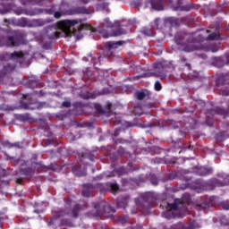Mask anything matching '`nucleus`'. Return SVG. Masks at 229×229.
Here are the masks:
<instances>
[{
  "label": "nucleus",
  "instance_id": "680f3d73",
  "mask_svg": "<svg viewBox=\"0 0 229 229\" xmlns=\"http://www.w3.org/2000/svg\"><path fill=\"white\" fill-rule=\"evenodd\" d=\"M81 38H83V35L82 34L77 35V40H81Z\"/></svg>",
  "mask_w": 229,
  "mask_h": 229
},
{
  "label": "nucleus",
  "instance_id": "603ef678",
  "mask_svg": "<svg viewBox=\"0 0 229 229\" xmlns=\"http://www.w3.org/2000/svg\"><path fill=\"white\" fill-rule=\"evenodd\" d=\"M122 185L125 186L128 185V183H130V180L128 179H122Z\"/></svg>",
  "mask_w": 229,
  "mask_h": 229
},
{
  "label": "nucleus",
  "instance_id": "f704fd0d",
  "mask_svg": "<svg viewBox=\"0 0 229 229\" xmlns=\"http://www.w3.org/2000/svg\"><path fill=\"white\" fill-rule=\"evenodd\" d=\"M28 85H29L30 89H37V85H38V80H29Z\"/></svg>",
  "mask_w": 229,
  "mask_h": 229
},
{
  "label": "nucleus",
  "instance_id": "6e6552de",
  "mask_svg": "<svg viewBox=\"0 0 229 229\" xmlns=\"http://www.w3.org/2000/svg\"><path fill=\"white\" fill-rule=\"evenodd\" d=\"M124 41H107L104 44V55L110 58V56H114V53H115V49H117V46H123Z\"/></svg>",
  "mask_w": 229,
  "mask_h": 229
},
{
  "label": "nucleus",
  "instance_id": "e433bc0d",
  "mask_svg": "<svg viewBox=\"0 0 229 229\" xmlns=\"http://www.w3.org/2000/svg\"><path fill=\"white\" fill-rule=\"evenodd\" d=\"M81 98L82 99H94L96 96H94V94L92 93L87 92V93H82Z\"/></svg>",
  "mask_w": 229,
  "mask_h": 229
},
{
  "label": "nucleus",
  "instance_id": "a18cd8bd",
  "mask_svg": "<svg viewBox=\"0 0 229 229\" xmlns=\"http://www.w3.org/2000/svg\"><path fill=\"white\" fill-rule=\"evenodd\" d=\"M4 148H8L9 149L13 148V143H11L10 141L6 140L4 142Z\"/></svg>",
  "mask_w": 229,
  "mask_h": 229
},
{
  "label": "nucleus",
  "instance_id": "58836bf2",
  "mask_svg": "<svg viewBox=\"0 0 229 229\" xmlns=\"http://www.w3.org/2000/svg\"><path fill=\"white\" fill-rule=\"evenodd\" d=\"M128 219H130L128 215L122 216L118 217V221L121 223V225H125V223L128 221Z\"/></svg>",
  "mask_w": 229,
  "mask_h": 229
},
{
  "label": "nucleus",
  "instance_id": "338daca9",
  "mask_svg": "<svg viewBox=\"0 0 229 229\" xmlns=\"http://www.w3.org/2000/svg\"><path fill=\"white\" fill-rule=\"evenodd\" d=\"M185 65H186V67H187L189 70H191V64L186 63Z\"/></svg>",
  "mask_w": 229,
  "mask_h": 229
},
{
  "label": "nucleus",
  "instance_id": "423d86ee",
  "mask_svg": "<svg viewBox=\"0 0 229 229\" xmlns=\"http://www.w3.org/2000/svg\"><path fill=\"white\" fill-rule=\"evenodd\" d=\"M22 40L19 36H5L0 37V47H19Z\"/></svg>",
  "mask_w": 229,
  "mask_h": 229
},
{
  "label": "nucleus",
  "instance_id": "4c0bfd02",
  "mask_svg": "<svg viewBox=\"0 0 229 229\" xmlns=\"http://www.w3.org/2000/svg\"><path fill=\"white\" fill-rule=\"evenodd\" d=\"M126 143H128V140L123 138H118L114 140V146H118V144H126Z\"/></svg>",
  "mask_w": 229,
  "mask_h": 229
},
{
  "label": "nucleus",
  "instance_id": "6ab92c4d",
  "mask_svg": "<svg viewBox=\"0 0 229 229\" xmlns=\"http://www.w3.org/2000/svg\"><path fill=\"white\" fill-rule=\"evenodd\" d=\"M180 200L181 207H182V210H187V206L189 205V203H191V194L184 193L182 199H180Z\"/></svg>",
  "mask_w": 229,
  "mask_h": 229
},
{
  "label": "nucleus",
  "instance_id": "2eb2a0df",
  "mask_svg": "<svg viewBox=\"0 0 229 229\" xmlns=\"http://www.w3.org/2000/svg\"><path fill=\"white\" fill-rule=\"evenodd\" d=\"M22 108H24L25 110H42V107L44 106V103L41 102H30V103H26L23 102L21 104Z\"/></svg>",
  "mask_w": 229,
  "mask_h": 229
},
{
  "label": "nucleus",
  "instance_id": "4be33fe9",
  "mask_svg": "<svg viewBox=\"0 0 229 229\" xmlns=\"http://www.w3.org/2000/svg\"><path fill=\"white\" fill-rule=\"evenodd\" d=\"M20 174H21V176H25L26 178H31V176L35 174V171L30 167L21 168L20 169Z\"/></svg>",
  "mask_w": 229,
  "mask_h": 229
},
{
  "label": "nucleus",
  "instance_id": "5701e85b",
  "mask_svg": "<svg viewBox=\"0 0 229 229\" xmlns=\"http://www.w3.org/2000/svg\"><path fill=\"white\" fill-rule=\"evenodd\" d=\"M199 6L196 4H187L180 7V12H191V10H198Z\"/></svg>",
  "mask_w": 229,
  "mask_h": 229
},
{
  "label": "nucleus",
  "instance_id": "1a4fd4ad",
  "mask_svg": "<svg viewBox=\"0 0 229 229\" xmlns=\"http://www.w3.org/2000/svg\"><path fill=\"white\" fill-rule=\"evenodd\" d=\"M228 114V111L223 107H216V109H208L206 112V124H208V126H212V123H210V117L214 115H226Z\"/></svg>",
  "mask_w": 229,
  "mask_h": 229
},
{
  "label": "nucleus",
  "instance_id": "aec40b11",
  "mask_svg": "<svg viewBox=\"0 0 229 229\" xmlns=\"http://www.w3.org/2000/svg\"><path fill=\"white\" fill-rule=\"evenodd\" d=\"M150 4L153 10H157V12L164 10V4L162 3V0H152Z\"/></svg>",
  "mask_w": 229,
  "mask_h": 229
},
{
  "label": "nucleus",
  "instance_id": "f03ea898",
  "mask_svg": "<svg viewBox=\"0 0 229 229\" xmlns=\"http://www.w3.org/2000/svg\"><path fill=\"white\" fill-rule=\"evenodd\" d=\"M69 207H71V199L66 200L65 209L59 208L54 212L52 218L47 221L48 226H72V222L70 219L60 220V217H64V216L78 217L81 210L87 208V205L81 206L80 204L74 205L72 209Z\"/></svg>",
  "mask_w": 229,
  "mask_h": 229
},
{
  "label": "nucleus",
  "instance_id": "c85d7f7f",
  "mask_svg": "<svg viewBox=\"0 0 229 229\" xmlns=\"http://www.w3.org/2000/svg\"><path fill=\"white\" fill-rule=\"evenodd\" d=\"M75 13H81L83 15H90V13H92V12H90V10H89L87 7H77L75 9Z\"/></svg>",
  "mask_w": 229,
  "mask_h": 229
},
{
  "label": "nucleus",
  "instance_id": "052dcab7",
  "mask_svg": "<svg viewBox=\"0 0 229 229\" xmlns=\"http://www.w3.org/2000/svg\"><path fill=\"white\" fill-rule=\"evenodd\" d=\"M16 183H19V184L22 183V178L16 179Z\"/></svg>",
  "mask_w": 229,
  "mask_h": 229
},
{
  "label": "nucleus",
  "instance_id": "2f4dec72",
  "mask_svg": "<svg viewBox=\"0 0 229 229\" xmlns=\"http://www.w3.org/2000/svg\"><path fill=\"white\" fill-rule=\"evenodd\" d=\"M82 30H89L90 31H92L94 33V31H96V30L94 29V27H92V25H89V24H81L78 27V31H81Z\"/></svg>",
  "mask_w": 229,
  "mask_h": 229
},
{
  "label": "nucleus",
  "instance_id": "de8ad7c7",
  "mask_svg": "<svg viewBox=\"0 0 229 229\" xmlns=\"http://www.w3.org/2000/svg\"><path fill=\"white\" fill-rule=\"evenodd\" d=\"M43 49H51V42L43 43Z\"/></svg>",
  "mask_w": 229,
  "mask_h": 229
},
{
  "label": "nucleus",
  "instance_id": "5fc2aeb1",
  "mask_svg": "<svg viewBox=\"0 0 229 229\" xmlns=\"http://www.w3.org/2000/svg\"><path fill=\"white\" fill-rule=\"evenodd\" d=\"M20 26H21V28H24V26H26V20L22 19L20 21Z\"/></svg>",
  "mask_w": 229,
  "mask_h": 229
},
{
  "label": "nucleus",
  "instance_id": "bf43d9fd",
  "mask_svg": "<svg viewBox=\"0 0 229 229\" xmlns=\"http://www.w3.org/2000/svg\"><path fill=\"white\" fill-rule=\"evenodd\" d=\"M95 180H103V174L98 175Z\"/></svg>",
  "mask_w": 229,
  "mask_h": 229
},
{
  "label": "nucleus",
  "instance_id": "0eeeda50",
  "mask_svg": "<svg viewBox=\"0 0 229 229\" xmlns=\"http://www.w3.org/2000/svg\"><path fill=\"white\" fill-rule=\"evenodd\" d=\"M119 191V184L115 182H99L95 184V192L106 194V192H117Z\"/></svg>",
  "mask_w": 229,
  "mask_h": 229
},
{
  "label": "nucleus",
  "instance_id": "4468645a",
  "mask_svg": "<svg viewBox=\"0 0 229 229\" xmlns=\"http://www.w3.org/2000/svg\"><path fill=\"white\" fill-rule=\"evenodd\" d=\"M198 228V224L194 220H189L188 226L183 223H178L171 226V229H195Z\"/></svg>",
  "mask_w": 229,
  "mask_h": 229
},
{
  "label": "nucleus",
  "instance_id": "39448f33",
  "mask_svg": "<svg viewBox=\"0 0 229 229\" xmlns=\"http://www.w3.org/2000/svg\"><path fill=\"white\" fill-rule=\"evenodd\" d=\"M93 209L87 213L88 217H101V214H106V212H115V209L110 205L106 204L103 200L94 202L92 204Z\"/></svg>",
  "mask_w": 229,
  "mask_h": 229
},
{
  "label": "nucleus",
  "instance_id": "864d4df0",
  "mask_svg": "<svg viewBox=\"0 0 229 229\" xmlns=\"http://www.w3.org/2000/svg\"><path fill=\"white\" fill-rule=\"evenodd\" d=\"M183 4V0H177V8L176 10L180 11V7L182 6V4Z\"/></svg>",
  "mask_w": 229,
  "mask_h": 229
},
{
  "label": "nucleus",
  "instance_id": "473e14b6",
  "mask_svg": "<svg viewBox=\"0 0 229 229\" xmlns=\"http://www.w3.org/2000/svg\"><path fill=\"white\" fill-rule=\"evenodd\" d=\"M116 207H118V208H126V207H128V201L126 199H123L122 201L116 202Z\"/></svg>",
  "mask_w": 229,
  "mask_h": 229
},
{
  "label": "nucleus",
  "instance_id": "7ed1b4c3",
  "mask_svg": "<svg viewBox=\"0 0 229 229\" xmlns=\"http://www.w3.org/2000/svg\"><path fill=\"white\" fill-rule=\"evenodd\" d=\"M80 21L78 20H64L59 22L58 28L63 31H57L55 27H47L46 29V37L48 40H55V38H60V37H67L71 38L72 35H76V29L74 26L78 24Z\"/></svg>",
  "mask_w": 229,
  "mask_h": 229
},
{
  "label": "nucleus",
  "instance_id": "8fccbe9b",
  "mask_svg": "<svg viewBox=\"0 0 229 229\" xmlns=\"http://www.w3.org/2000/svg\"><path fill=\"white\" fill-rule=\"evenodd\" d=\"M54 17H55V19H60V17H62V13L59 12V11L55 12V13H54Z\"/></svg>",
  "mask_w": 229,
  "mask_h": 229
},
{
  "label": "nucleus",
  "instance_id": "f3484780",
  "mask_svg": "<svg viewBox=\"0 0 229 229\" xmlns=\"http://www.w3.org/2000/svg\"><path fill=\"white\" fill-rule=\"evenodd\" d=\"M213 170L212 167L200 166L197 169L196 174L199 176H208V174H212Z\"/></svg>",
  "mask_w": 229,
  "mask_h": 229
},
{
  "label": "nucleus",
  "instance_id": "e2e57ef3",
  "mask_svg": "<svg viewBox=\"0 0 229 229\" xmlns=\"http://www.w3.org/2000/svg\"><path fill=\"white\" fill-rule=\"evenodd\" d=\"M83 4H87L88 3H90V0H81Z\"/></svg>",
  "mask_w": 229,
  "mask_h": 229
},
{
  "label": "nucleus",
  "instance_id": "49530a36",
  "mask_svg": "<svg viewBox=\"0 0 229 229\" xmlns=\"http://www.w3.org/2000/svg\"><path fill=\"white\" fill-rule=\"evenodd\" d=\"M13 148H17V149H22V143L21 142L13 143Z\"/></svg>",
  "mask_w": 229,
  "mask_h": 229
},
{
  "label": "nucleus",
  "instance_id": "f8f14e48",
  "mask_svg": "<svg viewBox=\"0 0 229 229\" xmlns=\"http://www.w3.org/2000/svg\"><path fill=\"white\" fill-rule=\"evenodd\" d=\"M181 203H182V200L180 199H176L173 204L168 203L167 204L168 210L163 213V217H166V219H171V217H173V216H171V214H173L172 210H178V208L180 209L183 208Z\"/></svg>",
  "mask_w": 229,
  "mask_h": 229
},
{
  "label": "nucleus",
  "instance_id": "3c124183",
  "mask_svg": "<svg viewBox=\"0 0 229 229\" xmlns=\"http://www.w3.org/2000/svg\"><path fill=\"white\" fill-rule=\"evenodd\" d=\"M221 207H222V208H223L224 210H229V204H228V203H223V204L221 205Z\"/></svg>",
  "mask_w": 229,
  "mask_h": 229
},
{
  "label": "nucleus",
  "instance_id": "c03bdc74",
  "mask_svg": "<svg viewBox=\"0 0 229 229\" xmlns=\"http://www.w3.org/2000/svg\"><path fill=\"white\" fill-rule=\"evenodd\" d=\"M187 149H191V151L194 150V146L192 145H183L182 151H187Z\"/></svg>",
  "mask_w": 229,
  "mask_h": 229
},
{
  "label": "nucleus",
  "instance_id": "c9c22d12",
  "mask_svg": "<svg viewBox=\"0 0 229 229\" xmlns=\"http://www.w3.org/2000/svg\"><path fill=\"white\" fill-rule=\"evenodd\" d=\"M103 58V56H101L99 54H98L97 55H95L92 58V64L93 65H98V64H99L101 62V59Z\"/></svg>",
  "mask_w": 229,
  "mask_h": 229
},
{
  "label": "nucleus",
  "instance_id": "c756f323",
  "mask_svg": "<svg viewBox=\"0 0 229 229\" xmlns=\"http://www.w3.org/2000/svg\"><path fill=\"white\" fill-rule=\"evenodd\" d=\"M102 28H103V30H105V29L112 30V28H115V24L112 23V21H110V19L106 18L102 24Z\"/></svg>",
  "mask_w": 229,
  "mask_h": 229
},
{
  "label": "nucleus",
  "instance_id": "ea45409f",
  "mask_svg": "<svg viewBox=\"0 0 229 229\" xmlns=\"http://www.w3.org/2000/svg\"><path fill=\"white\" fill-rule=\"evenodd\" d=\"M150 183H152V185H158V178L157 177V175H152L150 177Z\"/></svg>",
  "mask_w": 229,
  "mask_h": 229
},
{
  "label": "nucleus",
  "instance_id": "a19ab883",
  "mask_svg": "<svg viewBox=\"0 0 229 229\" xmlns=\"http://www.w3.org/2000/svg\"><path fill=\"white\" fill-rule=\"evenodd\" d=\"M117 155H126V148H124V147H119L117 151H116Z\"/></svg>",
  "mask_w": 229,
  "mask_h": 229
},
{
  "label": "nucleus",
  "instance_id": "bb28decb",
  "mask_svg": "<svg viewBox=\"0 0 229 229\" xmlns=\"http://www.w3.org/2000/svg\"><path fill=\"white\" fill-rule=\"evenodd\" d=\"M226 139H229V135L227 131H222L216 134V140L217 142H225Z\"/></svg>",
  "mask_w": 229,
  "mask_h": 229
},
{
  "label": "nucleus",
  "instance_id": "f257e3e1",
  "mask_svg": "<svg viewBox=\"0 0 229 229\" xmlns=\"http://www.w3.org/2000/svg\"><path fill=\"white\" fill-rule=\"evenodd\" d=\"M219 38H221V35L216 32L209 34L206 38L201 34L191 36L185 31H180L175 34L174 42L177 46H181L182 51L192 53L193 51L205 50V47L201 42H205V40H219Z\"/></svg>",
  "mask_w": 229,
  "mask_h": 229
},
{
  "label": "nucleus",
  "instance_id": "20e7f679",
  "mask_svg": "<svg viewBox=\"0 0 229 229\" xmlns=\"http://www.w3.org/2000/svg\"><path fill=\"white\" fill-rule=\"evenodd\" d=\"M153 72L145 73L147 78H151V76H154L155 78H165L167 72L174 71V64L168 61L157 62L153 64Z\"/></svg>",
  "mask_w": 229,
  "mask_h": 229
},
{
  "label": "nucleus",
  "instance_id": "393cba45",
  "mask_svg": "<svg viewBox=\"0 0 229 229\" xmlns=\"http://www.w3.org/2000/svg\"><path fill=\"white\" fill-rule=\"evenodd\" d=\"M146 96H149V91H137L134 94V98H136L138 101H142L146 98Z\"/></svg>",
  "mask_w": 229,
  "mask_h": 229
},
{
  "label": "nucleus",
  "instance_id": "9d476101",
  "mask_svg": "<svg viewBox=\"0 0 229 229\" xmlns=\"http://www.w3.org/2000/svg\"><path fill=\"white\" fill-rule=\"evenodd\" d=\"M204 205H197L195 207L196 210H207L210 207H216L219 204V197L212 196L206 199Z\"/></svg>",
  "mask_w": 229,
  "mask_h": 229
},
{
  "label": "nucleus",
  "instance_id": "412c9836",
  "mask_svg": "<svg viewBox=\"0 0 229 229\" xmlns=\"http://www.w3.org/2000/svg\"><path fill=\"white\" fill-rule=\"evenodd\" d=\"M165 26H168L169 28H174L178 26V19L174 17H169L165 19Z\"/></svg>",
  "mask_w": 229,
  "mask_h": 229
},
{
  "label": "nucleus",
  "instance_id": "a878e982",
  "mask_svg": "<svg viewBox=\"0 0 229 229\" xmlns=\"http://www.w3.org/2000/svg\"><path fill=\"white\" fill-rule=\"evenodd\" d=\"M126 30L124 29L119 27L115 30H113V32L109 35V37H121V35H126Z\"/></svg>",
  "mask_w": 229,
  "mask_h": 229
},
{
  "label": "nucleus",
  "instance_id": "6e6d98bb",
  "mask_svg": "<svg viewBox=\"0 0 229 229\" xmlns=\"http://www.w3.org/2000/svg\"><path fill=\"white\" fill-rule=\"evenodd\" d=\"M98 6H99L100 8L105 9L106 7H107V6H108V4H106V3H103V4H98Z\"/></svg>",
  "mask_w": 229,
  "mask_h": 229
},
{
  "label": "nucleus",
  "instance_id": "79ce46f5",
  "mask_svg": "<svg viewBox=\"0 0 229 229\" xmlns=\"http://www.w3.org/2000/svg\"><path fill=\"white\" fill-rule=\"evenodd\" d=\"M154 87H155V90H157V92L162 90V84L158 81L155 82Z\"/></svg>",
  "mask_w": 229,
  "mask_h": 229
},
{
  "label": "nucleus",
  "instance_id": "b1692460",
  "mask_svg": "<svg viewBox=\"0 0 229 229\" xmlns=\"http://www.w3.org/2000/svg\"><path fill=\"white\" fill-rule=\"evenodd\" d=\"M72 173L75 176L81 177V176H86L87 175V169L86 168L81 170V168H76V166H73L72 168Z\"/></svg>",
  "mask_w": 229,
  "mask_h": 229
},
{
  "label": "nucleus",
  "instance_id": "9b49d317",
  "mask_svg": "<svg viewBox=\"0 0 229 229\" xmlns=\"http://www.w3.org/2000/svg\"><path fill=\"white\" fill-rule=\"evenodd\" d=\"M24 58V52L14 51L13 53H4L0 55L1 62H8V60H19Z\"/></svg>",
  "mask_w": 229,
  "mask_h": 229
},
{
  "label": "nucleus",
  "instance_id": "a211bd4d",
  "mask_svg": "<svg viewBox=\"0 0 229 229\" xmlns=\"http://www.w3.org/2000/svg\"><path fill=\"white\" fill-rule=\"evenodd\" d=\"M15 70V64H7L4 65L3 70H0V79L3 78V76H6V74H9V72H12Z\"/></svg>",
  "mask_w": 229,
  "mask_h": 229
},
{
  "label": "nucleus",
  "instance_id": "37998d69",
  "mask_svg": "<svg viewBox=\"0 0 229 229\" xmlns=\"http://www.w3.org/2000/svg\"><path fill=\"white\" fill-rule=\"evenodd\" d=\"M71 101H64L61 105L63 108H71Z\"/></svg>",
  "mask_w": 229,
  "mask_h": 229
},
{
  "label": "nucleus",
  "instance_id": "09e8293b",
  "mask_svg": "<svg viewBox=\"0 0 229 229\" xmlns=\"http://www.w3.org/2000/svg\"><path fill=\"white\" fill-rule=\"evenodd\" d=\"M42 1L44 0H29V3H30V4H40Z\"/></svg>",
  "mask_w": 229,
  "mask_h": 229
},
{
  "label": "nucleus",
  "instance_id": "dca6fc26",
  "mask_svg": "<svg viewBox=\"0 0 229 229\" xmlns=\"http://www.w3.org/2000/svg\"><path fill=\"white\" fill-rule=\"evenodd\" d=\"M94 160H96V156L90 152H87L81 157V162L84 165H89V161L94 162Z\"/></svg>",
  "mask_w": 229,
  "mask_h": 229
},
{
  "label": "nucleus",
  "instance_id": "69168bd1",
  "mask_svg": "<svg viewBox=\"0 0 229 229\" xmlns=\"http://www.w3.org/2000/svg\"><path fill=\"white\" fill-rule=\"evenodd\" d=\"M182 180H184L185 182H189V180H191V178L187 177V176H183Z\"/></svg>",
  "mask_w": 229,
  "mask_h": 229
},
{
  "label": "nucleus",
  "instance_id": "7c9ffc66",
  "mask_svg": "<svg viewBox=\"0 0 229 229\" xmlns=\"http://www.w3.org/2000/svg\"><path fill=\"white\" fill-rule=\"evenodd\" d=\"M141 33L143 35H146V37H153L154 35L153 30H151V28L149 27H143L141 30Z\"/></svg>",
  "mask_w": 229,
  "mask_h": 229
},
{
  "label": "nucleus",
  "instance_id": "0e129e2a",
  "mask_svg": "<svg viewBox=\"0 0 229 229\" xmlns=\"http://www.w3.org/2000/svg\"><path fill=\"white\" fill-rule=\"evenodd\" d=\"M147 108H153V104L149 103L146 105Z\"/></svg>",
  "mask_w": 229,
  "mask_h": 229
},
{
  "label": "nucleus",
  "instance_id": "72a5a7b5",
  "mask_svg": "<svg viewBox=\"0 0 229 229\" xmlns=\"http://www.w3.org/2000/svg\"><path fill=\"white\" fill-rule=\"evenodd\" d=\"M95 112H96V114H99V115H103L106 113L104 108L101 107V106L99 104L95 105Z\"/></svg>",
  "mask_w": 229,
  "mask_h": 229
},
{
  "label": "nucleus",
  "instance_id": "ddd939ff",
  "mask_svg": "<svg viewBox=\"0 0 229 229\" xmlns=\"http://www.w3.org/2000/svg\"><path fill=\"white\" fill-rule=\"evenodd\" d=\"M96 192V186L93 183H85L82 185L81 195L84 198H90Z\"/></svg>",
  "mask_w": 229,
  "mask_h": 229
},
{
  "label": "nucleus",
  "instance_id": "774afa93",
  "mask_svg": "<svg viewBox=\"0 0 229 229\" xmlns=\"http://www.w3.org/2000/svg\"><path fill=\"white\" fill-rule=\"evenodd\" d=\"M226 64H229V54L226 55Z\"/></svg>",
  "mask_w": 229,
  "mask_h": 229
},
{
  "label": "nucleus",
  "instance_id": "13d9d810",
  "mask_svg": "<svg viewBox=\"0 0 229 229\" xmlns=\"http://www.w3.org/2000/svg\"><path fill=\"white\" fill-rule=\"evenodd\" d=\"M118 173H120V174H126V172L123 168H120Z\"/></svg>",
  "mask_w": 229,
  "mask_h": 229
},
{
  "label": "nucleus",
  "instance_id": "cd10ccee",
  "mask_svg": "<svg viewBox=\"0 0 229 229\" xmlns=\"http://www.w3.org/2000/svg\"><path fill=\"white\" fill-rule=\"evenodd\" d=\"M213 65L221 69V67L225 66V61H223V58L221 57H213Z\"/></svg>",
  "mask_w": 229,
  "mask_h": 229
},
{
  "label": "nucleus",
  "instance_id": "4d7b16f0",
  "mask_svg": "<svg viewBox=\"0 0 229 229\" xmlns=\"http://www.w3.org/2000/svg\"><path fill=\"white\" fill-rule=\"evenodd\" d=\"M179 62H181L182 64H185V62H187V58L182 56L180 58Z\"/></svg>",
  "mask_w": 229,
  "mask_h": 229
}]
</instances>
